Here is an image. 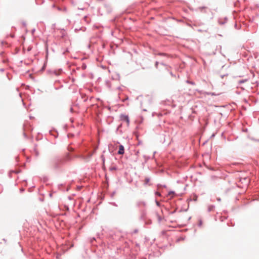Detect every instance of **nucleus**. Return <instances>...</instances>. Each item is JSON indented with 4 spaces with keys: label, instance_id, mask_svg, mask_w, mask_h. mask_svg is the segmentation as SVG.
<instances>
[{
    "label": "nucleus",
    "instance_id": "obj_5",
    "mask_svg": "<svg viewBox=\"0 0 259 259\" xmlns=\"http://www.w3.org/2000/svg\"><path fill=\"white\" fill-rule=\"evenodd\" d=\"M155 65H156V66H157L158 65V62H156Z\"/></svg>",
    "mask_w": 259,
    "mask_h": 259
},
{
    "label": "nucleus",
    "instance_id": "obj_2",
    "mask_svg": "<svg viewBox=\"0 0 259 259\" xmlns=\"http://www.w3.org/2000/svg\"><path fill=\"white\" fill-rule=\"evenodd\" d=\"M124 153V147L122 145H120L119 147V150L118 151V154L120 155H122Z\"/></svg>",
    "mask_w": 259,
    "mask_h": 259
},
{
    "label": "nucleus",
    "instance_id": "obj_1",
    "mask_svg": "<svg viewBox=\"0 0 259 259\" xmlns=\"http://www.w3.org/2000/svg\"><path fill=\"white\" fill-rule=\"evenodd\" d=\"M120 118L121 120L125 121L127 123V124H129L130 120L127 115H121L120 116Z\"/></svg>",
    "mask_w": 259,
    "mask_h": 259
},
{
    "label": "nucleus",
    "instance_id": "obj_6",
    "mask_svg": "<svg viewBox=\"0 0 259 259\" xmlns=\"http://www.w3.org/2000/svg\"><path fill=\"white\" fill-rule=\"evenodd\" d=\"M157 195H160V194L159 193H157Z\"/></svg>",
    "mask_w": 259,
    "mask_h": 259
},
{
    "label": "nucleus",
    "instance_id": "obj_4",
    "mask_svg": "<svg viewBox=\"0 0 259 259\" xmlns=\"http://www.w3.org/2000/svg\"><path fill=\"white\" fill-rule=\"evenodd\" d=\"M145 182H146V183H148V182H149V180L148 179H146L145 180Z\"/></svg>",
    "mask_w": 259,
    "mask_h": 259
},
{
    "label": "nucleus",
    "instance_id": "obj_3",
    "mask_svg": "<svg viewBox=\"0 0 259 259\" xmlns=\"http://www.w3.org/2000/svg\"><path fill=\"white\" fill-rule=\"evenodd\" d=\"M157 217H158V221H160V220H161L160 217L159 215H158Z\"/></svg>",
    "mask_w": 259,
    "mask_h": 259
}]
</instances>
